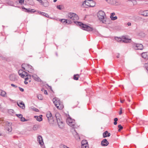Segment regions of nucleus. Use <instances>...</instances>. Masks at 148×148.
<instances>
[{
  "instance_id": "1",
  "label": "nucleus",
  "mask_w": 148,
  "mask_h": 148,
  "mask_svg": "<svg viewBox=\"0 0 148 148\" xmlns=\"http://www.w3.org/2000/svg\"><path fill=\"white\" fill-rule=\"evenodd\" d=\"M75 23H76L77 25H79L81 28L87 31H95V29H93L92 27L85 24L82 23L81 22L74 21Z\"/></svg>"
},
{
  "instance_id": "2",
  "label": "nucleus",
  "mask_w": 148,
  "mask_h": 148,
  "mask_svg": "<svg viewBox=\"0 0 148 148\" xmlns=\"http://www.w3.org/2000/svg\"><path fill=\"white\" fill-rule=\"evenodd\" d=\"M97 16L99 19L103 23L106 24V18H105V14L104 12L101 10L99 11L97 14Z\"/></svg>"
},
{
  "instance_id": "3",
  "label": "nucleus",
  "mask_w": 148,
  "mask_h": 148,
  "mask_svg": "<svg viewBox=\"0 0 148 148\" xmlns=\"http://www.w3.org/2000/svg\"><path fill=\"white\" fill-rule=\"evenodd\" d=\"M53 101L54 104L58 109L62 110L64 106L62 104L60 103V100L56 98H53Z\"/></svg>"
},
{
  "instance_id": "4",
  "label": "nucleus",
  "mask_w": 148,
  "mask_h": 148,
  "mask_svg": "<svg viewBox=\"0 0 148 148\" xmlns=\"http://www.w3.org/2000/svg\"><path fill=\"white\" fill-rule=\"evenodd\" d=\"M55 117L59 127L62 128L63 126V122L61 121V118L60 116V114L58 113H56L55 114Z\"/></svg>"
},
{
  "instance_id": "5",
  "label": "nucleus",
  "mask_w": 148,
  "mask_h": 148,
  "mask_svg": "<svg viewBox=\"0 0 148 148\" xmlns=\"http://www.w3.org/2000/svg\"><path fill=\"white\" fill-rule=\"evenodd\" d=\"M22 66L23 69L24 70H25V69H26V70L27 71L30 73H32L34 71L33 67L29 64L26 65L25 64H22Z\"/></svg>"
},
{
  "instance_id": "6",
  "label": "nucleus",
  "mask_w": 148,
  "mask_h": 148,
  "mask_svg": "<svg viewBox=\"0 0 148 148\" xmlns=\"http://www.w3.org/2000/svg\"><path fill=\"white\" fill-rule=\"evenodd\" d=\"M67 16L68 18H70L72 20H78L79 19V17L77 15L73 13H69Z\"/></svg>"
},
{
  "instance_id": "7",
  "label": "nucleus",
  "mask_w": 148,
  "mask_h": 148,
  "mask_svg": "<svg viewBox=\"0 0 148 148\" xmlns=\"http://www.w3.org/2000/svg\"><path fill=\"white\" fill-rule=\"evenodd\" d=\"M84 4L89 7H93L95 5V3L92 0H87L84 2L82 5H84Z\"/></svg>"
},
{
  "instance_id": "8",
  "label": "nucleus",
  "mask_w": 148,
  "mask_h": 148,
  "mask_svg": "<svg viewBox=\"0 0 148 148\" xmlns=\"http://www.w3.org/2000/svg\"><path fill=\"white\" fill-rule=\"evenodd\" d=\"M66 122L68 124L73 128H75L76 127L75 120L72 119L70 117L67 119Z\"/></svg>"
},
{
  "instance_id": "9",
  "label": "nucleus",
  "mask_w": 148,
  "mask_h": 148,
  "mask_svg": "<svg viewBox=\"0 0 148 148\" xmlns=\"http://www.w3.org/2000/svg\"><path fill=\"white\" fill-rule=\"evenodd\" d=\"M46 116L47 117L48 122L50 124H53L54 123V120L52 116V114L50 112H48Z\"/></svg>"
},
{
  "instance_id": "10",
  "label": "nucleus",
  "mask_w": 148,
  "mask_h": 148,
  "mask_svg": "<svg viewBox=\"0 0 148 148\" xmlns=\"http://www.w3.org/2000/svg\"><path fill=\"white\" fill-rule=\"evenodd\" d=\"M39 3L43 7L47 8L49 5V3L48 0H41Z\"/></svg>"
},
{
  "instance_id": "11",
  "label": "nucleus",
  "mask_w": 148,
  "mask_h": 148,
  "mask_svg": "<svg viewBox=\"0 0 148 148\" xmlns=\"http://www.w3.org/2000/svg\"><path fill=\"white\" fill-rule=\"evenodd\" d=\"M133 47L136 50H142L143 49V45L141 44L135 43L133 45Z\"/></svg>"
},
{
  "instance_id": "12",
  "label": "nucleus",
  "mask_w": 148,
  "mask_h": 148,
  "mask_svg": "<svg viewBox=\"0 0 148 148\" xmlns=\"http://www.w3.org/2000/svg\"><path fill=\"white\" fill-rule=\"evenodd\" d=\"M71 131L73 132V134L75 138L76 139H79L80 137L78 134L76 132L75 130L74 129V128L72 129Z\"/></svg>"
},
{
  "instance_id": "13",
  "label": "nucleus",
  "mask_w": 148,
  "mask_h": 148,
  "mask_svg": "<svg viewBox=\"0 0 148 148\" xmlns=\"http://www.w3.org/2000/svg\"><path fill=\"white\" fill-rule=\"evenodd\" d=\"M18 73L19 75L23 78H25V75H26V72L23 71L22 70H19Z\"/></svg>"
},
{
  "instance_id": "14",
  "label": "nucleus",
  "mask_w": 148,
  "mask_h": 148,
  "mask_svg": "<svg viewBox=\"0 0 148 148\" xmlns=\"http://www.w3.org/2000/svg\"><path fill=\"white\" fill-rule=\"evenodd\" d=\"M108 142L106 139H103L101 142V145L103 146H106L109 144Z\"/></svg>"
},
{
  "instance_id": "15",
  "label": "nucleus",
  "mask_w": 148,
  "mask_h": 148,
  "mask_svg": "<svg viewBox=\"0 0 148 148\" xmlns=\"http://www.w3.org/2000/svg\"><path fill=\"white\" fill-rule=\"evenodd\" d=\"M32 76L35 81L39 82L41 81V79L37 75L34 74L32 75Z\"/></svg>"
},
{
  "instance_id": "16",
  "label": "nucleus",
  "mask_w": 148,
  "mask_h": 148,
  "mask_svg": "<svg viewBox=\"0 0 148 148\" xmlns=\"http://www.w3.org/2000/svg\"><path fill=\"white\" fill-rule=\"evenodd\" d=\"M38 141V142L39 144L41 145H43L44 143L42 137L41 136H39L37 138Z\"/></svg>"
},
{
  "instance_id": "17",
  "label": "nucleus",
  "mask_w": 148,
  "mask_h": 148,
  "mask_svg": "<svg viewBox=\"0 0 148 148\" xmlns=\"http://www.w3.org/2000/svg\"><path fill=\"white\" fill-rule=\"evenodd\" d=\"M17 103L18 106L20 108H22L23 109L25 108V104L23 103L22 101H20L19 103L18 102H17Z\"/></svg>"
},
{
  "instance_id": "18",
  "label": "nucleus",
  "mask_w": 148,
  "mask_h": 148,
  "mask_svg": "<svg viewBox=\"0 0 148 148\" xmlns=\"http://www.w3.org/2000/svg\"><path fill=\"white\" fill-rule=\"evenodd\" d=\"M140 13L141 15L145 16H148V10L141 11L140 12Z\"/></svg>"
},
{
  "instance_id": "19",
  "label": "nucleus",
  "mask_w": 148,
  "mask_h": 148,
  "mask_svg": "<svg viewBox=\"0 0 148 148\" xmlns=\"http://www.w3.org/2000/svg\"><path fill=\"white\" fill-rule=\"evenodd\" d=\"M0 95L4 97H7L6 92L4 91L0 90Z\"/></svg>"
},
{
  "instance_id": "20",
  "label": "nucleus",
  "mask_w": 148,
  "mask_h": 148,
  "mask_svg": "<svg viewBox=\"0 0 148 148\" xmlns=\"http://www.w3.org/2000/svg\"><path fill=\"white\" fill-rule=\"evenodd\" d=\"M110 133H108L107 131H106L105 132L103 133V138L109 137L110 136Z\"/></svg>"
},
{
  "instance_id": "21",
  "label": "nucleus",
  "mask_w": 148,
  "mask_h": 148,
  "mask_svg": "<svg viewBox=\"0 0 148 148\" xmlns=\"http://www.w3.org/2000/svg\"><path fill=\"white\" fill-rule=\"evenodd\" d=\"M38 13L48 18L49 17V15L48 14L45 13V12H41L40 11H38Z\"/></svg>"
},
{
  "instance_id": "22",
  "label": "nucleus",
  "mask_w": 148,
  "mask_h": 148,
  "mask_svg": "<svg viewBox=\"0 0 148 148\" xmlns=\"http://www.w3.org/2000/svg\"><path fill=\"white\" fill-rule=\"evenodd\" d=\"M131 39L125 38L123 39L122 42L125 43L130 42H131Z\"/></svg>"
},
{
  "instance_id": "23",
  "label": "nucleus",
  "mask_w": 148,
  "mask_h": 148,
  "mask_svg": "<svg viewBox=\"0 0 148 148\" xmlns=\"http://www.w3.org/2000/svg\"><path fill=\"white\" fill-rule=\"evenodd\" d=\"M5 129L8 131V132H11L12 130V128L11 125L6 127L5 128Z\"/></svg>"
},
{
  "instance_id": "24",
  "label": "nucleus",
  "mask_w": 148,
  "mask_h": 148,
  "mask_svg": "<svg viewBox=\"0 0 148 148\" xmlns=\"http://www.w3.org/2000/svg\"><path fill=\"white\" fill-rule=\"evenodd\" d=\"M34 118H36L37 120V121H42V117L40 116H35Z\"/></svg>"
},
{
  "instance_id": "25",
  "label": "nucleus",
  "mask_w": 148,
  "mask_h": 148,
  "mask_svg": "<svg viewBox=\"0 0 148 148\" xmlns=\"http://www.w3.org/2000/svg\"><path fill=\"white\" fill-rule=\"evenodd\" d=\"M81 146H82L83 145H88L87 140H83L81 142Z\"/></svg>"
},
{
  "instance_id": "26",
  "label": "nucleus",
  "mask_w": 148,
  "mask_h": 148,
  "mask_svg": "<svg viewBox=\"0 0 148 148\" xmlns=\"http://www.w3.org/2000/svg\"><path fill=\"white\" fill-rule=\"evenodd\" d=\"M142 57L144 59H146L147 57V53L146 52L143 53L142 54Z\"/></svg>"
},
{
  "instance_id": "27",
  "label": "nucleus",
  "mask_w": 148,
  "mask_h": 148,
  "mask_svg": "<svg viewBox=\"0 0 148 148\" xmlns=\"http://www.w3.org/2000/svg\"><path fill=\"white\" fill-rule=\"evenodd\" d=\"M60 148H69V147H67L66 145H64L61 144L59 145Z\"/></svg>"
},
{
  "instance_id": "28",
  "label": "nucleus",
  "mask_w": 148,
  "mask_h": 148,
  "mask_svg": "<svg viewBox=\"0 0 148 148\" xmlns=\"http://www.w3.org/2000/svg\"><path fill=\"white\" fill-rule=\"evenodd\" d=\"M115 40L118 42H120L122 41L123 39H121V38H119L117 37H115Z\"/></svg>"
},
{
  "instance_id": "29",
  "label": "nucleus",
  "mask_w": 148,
  "mask_h": 148,
  "mask_svg": "<svg viewBox=\"0 0 148 148\" xmlns=\"http://www.w3.org/2000/svg\"><path fill=\"white\" fill-rule=\"evenodd\" d=\"M141 18L138 16H136L135 17V20L136 21H138L141 19Z\"/></svg>"
},
{
  "instance_id": "30",
  "label": "nucleus",
  "mask_w": 148,
  "mask_h": 148,
  "mask_svg": "<svg viewBox=\"0 0 148 148\" xmlns=\"http://www.w3.org/2000/svg\"><path fill=\"white\" fill-rule=\"evenodd\" d=\"M38 128V125H35L33 127V130H34L36 131L37 130Z\"/></svg>"
},
{
  "instance_id": "31",
  "label": "nucleus",
  "mask_w": 148,
  "mask_h": 148,
  "mask_svg": "<svg viewBox=\"0 0 148 148\" xmlns=\"http://www.w3.org/2000/svg\"><path fill=\"white\" fill-rule=\"evenodd\" d=\"M79 75L78 74L75 75L73 76V79L75 80H77L78 79Z\"/></svg>"
},
{
  "instance_id": "32",
  "label": "nucleus",
  "mask_w": 148,
  "mask_h": 148,
  "mask_svg": "<svg viewBox=\"0 0 148 148\" xmlns=\"http://www.w3.org/2000/svg\"><path fill=\"white\" fill-rule=\"evenodd\" d=\"M37 97L40 100H42L43 98V97L41 94L37 95Z\"/></svg>"
},
{
  "instance_id": "33",
  "label": "nucleus",
  "mask_w": 148,
  "mask_h": 148,
  "mask_svg": "<svg viewBox=\"0 0 148 148\" xmlns=\"http://www.w3.org/2000/svg\"><path fill=\"white\" fill-rule=\"evenodd\" d=\"M22 8L23 9H24L25 10V12H30V10L29 8L28 9H26L24 7H22Z\"/></svg>"
},
{
  "instance_id": "34",
  "label": "nucleus",
  "mask_w": 148,
  "mask_h": 148,
  "mask_svg": "<svg viewBox=\"0 0 148 148\" xmlns=\"http://www.w3.org/2000/svg\"><path fill=\"white\" fill-rule=\"evenodd\" d=\"M26 75H25V78L26 77H27V78H28V79H29V80L30 79H31V76L30 75H29L27 72L26 73Z\"/></svg>"
},
{
  "instance_id": "35",
  "label": "nucleus",
  "mask_w": 148,
  "mask_h": 148,
  "mask_svg": "<svg viewBox=\"0 0 148 148\" xmlns=\"http://www.w3.org/2000/svg\"><path fill=\"white\" fill-rule=\"evenodd\" d=\"M9 78L10 80L14 81V75H10L9 76Z\"/></svg>"
},
{
  "instance_id": "36",
  "label": "nucleus",
  "mask_w": 148,
  "mask_h": 148,
  "mask_svg": "<svg viewBox=\"0 0 148 148\" xmlns=\"http://www.w3.org/2000/svg\"><path fill=\"white\" fill-rule=\"evenodd\" d=\"M61 22L63 23H66V21H67V19H63L61 20Z\"/></svg>"
},
{
  "instance_id": "37",
  "label": "nucleus",
  "mask_w": 148,
  "mask_h": 148,
  "mask_svg": "<svg viewBox=\"0 0 148 148\" xmlns=\"http://www.w3.org/2000/svg\"><path fill=\"white\" fill-rule=\"evenodd\" d=\"M16 115L20 119L22 118V117H23V115L22 114H16Z\"/></svg>"
},
{
  "instance_id": "38",
  "label": "nucleus",
  "mask_w": 148,
  "mask_h": 148,
  "mask_svg": "<svg viewBox=\"0 0 148 148\" xmlns=\"http://www.w3.org/2000/svg\"><path fill=\"white\" fill-rule=\"evenodd\" d=\"M118 127L119 128L118 130L119 131L121 130H122L123 128V127L121 125H118Z\"/></svg>"
},
{
  "instance_id": "39",
  "label": "nucleus",
  "mask_w": 148,
  "mask_h": 148,
  "mask_svg": "<svg viewBox=\"0 0 148 148\" xmlns=\"http://www.w3.org/2000/svg\"><path fill=\"white\" fill-rule=\"evenodd\" d=\"M110 18H111L112 20H115L117 19V17L116 16H115L114 17L112 16V17H110Z\"/></svg>"
},
{
  "instance_id": "40",
  "label": "nucleus",
  "mask_w": 148,
  "mask_h": 148,
  "mask_svg": "<svg viewBox=\"0 0 148 148\" xmlns=\"http://www.w3.org/2000/svg\"><path fill=\"white\" fill-rule=\"evenodd\" d=\"M81 148H89V147L88 146V145H83L82 146H81Z\"/></svg>"
},
{
  "instance_id": "41",
  "label": "nucleus",
  "mask_w": 148,
  "mask_h": 148,
  "mask_svg": "<svg viewBox=\"0 0 148 148\" xmlns=\"http://www.w3.org/2000/svg\"><path fill=\"white\" fill-rule=\"evenodd\" d=\"M57 8L60 10H61L62 9L61 6L60 5H57Z\"/></svg>"
},
{
  "instance_id": "42",
  "label": "nucleus",
  "mask_w": 148,
  "mask_h": 148,
  "mask_svg": "<svg viewBox=\"0 0 148 148\" xmlns=\"http://www.w3.org/2000/svg\"><path fill=\"white\" fill-rule=\"evenodd\" d=\"M19 2L21 4H23L24 3V0H19Z\"/></svg>"
},
{
  "instance_id": "43",
  "label": "nucleus",
  "mask_w": 148,
  "mask_h": 148,
  "mask_svg": "<svg viewBox=\"0 0 148 148\" xmlns=\"http://www.w3.org/2000/svg\"><path fill=\"white\" fill-rule=\"evenodd\" d=\"M21 121H27V120L24 117H22V118L21 119Z\"/></svg>"
},
{
  "instance_id": "44",
  "label": "nucleus",
  "mask_w": 148,
  "mask_h": 148,
  "mask_svg": "<svg viewBox=\"0 0 148 148\" xmlns=\"http://www.w3.org/2000/svg\"><path fill=\"white\" fill-rule=\"evenodd\" d=\"M72 23L71 21L67 19V21H66V23L70 24Z\"/></svg>"
},
{
  "instance_id": "45",
  "label": "nucleus",
  "mask_w": 148,
  "mask_h": 148,
  "mask_svg": "<svg viewBox=\"0 0 148 148\" xmlns=\"http://www.w3.org/2000/svg\"><path fill=\"white\" fill-rule=\"evenodd\" d=\"M11 86H12L13 87H14V88H16L17 87V86L13 84H11Z\"/></svg>"
},
{
  "instance_id": "46",
  "label": "nucleus",
  "mask_w": 148,
  "mask_h": 148,
  "mask_svg": "<svg viewBox=\"0 0 148 148\" xmlns=\"http://www.w3.org/2000/svg\"><path fill=\"white\" fill-rule=\"evenodd\" d=\"M35 12H36V11L34 9H31V10H30V12L32 13H34Z\"/></svg>"
},
{
  "instance_id": "47",
  "label": "nucleus",
  "mask_w": 148,
  "mask_h": 148,
  "mask_svg": "<svg viewBox=\"0 0 148 148\" xmlns=\"http://www.w3.org/2000/svg\"><path fill=\"white\" fill-rule=\"evenodd\" d=\"M115 15V13H114L113 12V13H111V14L110 16V17L113 16L114 15Z\"/></svg>"
},
{
  "instance_id": "48",
  "label": "nucleus",
  "mask_w": 148,
  "mask_h": 148,
  "mask_svg": "<svg viewBox=\"0 0 148 148\" xmlns=\"http://www.w3.org/2000/svg\"><path fill=\"white\" fill-rule=\"evenodd\" d=\"M19 88L20 90L22 92H23L24 90L23 88H21L20 87H19Z\"/></svg>"
},
{
  "instance_id": "49",
  "label": "nucleus",
  "mask_w": 148,
  "mask_h": 148,
  "mask_svg": "<svg viewBox=\"0 0 148 148\" xmlns=\"http://www.w3.org/2000/svg\"><path fill=\"white\" fill-rule=\"evenodd\" d=\"M122 109L121 108H120V112H119V114L121 115L122 113Z\"/></svg>"
},
{
  "instance_id": "50",
  "label": "nucleus",
  "mask_w": 148,
  "mask_h": 148,
  "mask_svg": "<svg viewBox=\"0 0 148 148\" xmlns=\"http://www.w3.org/2000/svg\"><path fill=\"white\" fill-rule=\"evenodd\" d=\"M44 94H46V95H47L48 94L47 92V91L46 90H44Z\"/></svg>"
},
{
  "instance_id": "51",
  "label": "nucleus",
  "mask_w": 148,
  "mask_h": 148,
  "mask_svg": "<svg viewBox=\"0 0 148 148\" xmlns=\"http://www.w3.org/2000/svg\"><path fill=\"white\" fill-rule=\"evenodd\" d=\"M118 119L117 118H115L114 119V121H116V122H117V121H118Z\"/></svg>"
},
{
  "instance_id": "52",
  "label": "nucleus",
  "mask_w": 148,
  "mask_h": 148,
  "mask_svg": "<svg viewBox=\"0 0 148 148\" xmlns=\"http://www.w3.org/2000/svg\"><path fill=\"white\" fill-rule=\"evenodd\" d=\"M34 111L36 112H38L39 111V110L37 108H35Z\"/></svg>"
},
{
  "instance_id": "53",
  "label": "nucleus",
  "mask_w": 148,
  "mask_h": 148,
  "mask_svg": "<svg viewBox=\"0 0 148 148\" xmlns=\"http://www.w3.org/2000/svg\"><path fill=\"white\" fill-rule=\"evenodd\" d=\"M24 83L25 84H27L28 83V82L26 81H25L24 82Z\"/></svg>"
},
{
  "instance_id": "54",
  "label": "nucleus",
  "mask_w": 148,
  "mask_h": 148,
  "mask_svg": "<svg viewBox=\"0 0 148 148\" xmlns=\"http://www.w3.org/2000/svg\"><path fill=\"white\" fill-rule=\"evenodd\" d=\"M127 24L129 26H130L131 25V23L130 22H128Z\"/></svg>"
},
{
  "instance_id": "55",
  "label": "nucleus",
  "mask_w": 148,
  "mask_h": 148,
  "mask_svg": "<svg viewBox=\"0 0 148 148\" xmlns=\"http://www.w3.org/2000/svg\"><path fill=\"white\" fill-rule=\"evenodd\" d=\"M28 80H29V79H28V78H27V77L25 78V81H27Z\"/></svg>"
},
{
  "instance_id": "56",
  "label": "nucleus",
  "mask_w": 148,
  "mask_h": 148,
  "mask_svg": "<svg viewBox=\"0 0 148 148\" xmlns=\"http://www.w3.org/2000/svg\"><path fill=\"white\" fill-rule=\"evenodd\" d=\"M117 124V122H116V121H114V125H116Z\"/></svg>"
},
{
  "instance_id": "57",
  "label": "nucleus",
  "mask_w": 148,
  "mask_h": 148,
  "mask_svg": "<svg viewBox=\"0 0 148 148\" xmlns=\"http://www.w3.org/2000/svg\"><path fill=\"white\" fill-rule=\"evenodd\" d=\"M119 55H120V54L119 53H118V55L116 57L117 58H119V56H120Z\"/></svg>"
},
{
  "instance_id": "58",
  "label": "nucleus",
  "mask_w": 148,
  "mask_h": 148,
  "mask_svg": "<svg viewBox=\"0 0 148 148\" xmlns=\"http://www.w3.org/2000/svg\"><path fill=\"white\" fill-rule=\"evenodd\" d=\"M124 100H121L120 101H121V103H123V102H124Z\"/></svg>"
},
{
  "instance_id": "59",
  "label": "nucleus",
  "mask_w": 148,
  "mask_h": 148,
  "mask_svg": "<svg viewBox=\"0 0 148 148\" xmlns=\"http://www.w3.org/2000/svg\"><path fill=\"white\" fill-rule=\"evenodd\" d=\"M57 0H53V2H56Z\"/></svg>"
},
{
  "instance_id": "60",
  "label": "nucleus",
  "mask_w": 148,
  "mask_h": 148,
  "mask_svg": "<svg viewBox=\"0 0 148 148\" xmlns=\"http://www.w3.org/2000/svg\"><path fill=\"white\" fill-rule=\"evenodd\" d=\"M28 82H31V80L30 79H29V80H28Z\"/></svg>"
},
{
  "instance_id": "61",
  "label": "nucleus",
  "mask_w": 148,
  "mask_h": 148,
  "mask_svg": "<svg viewBox=\"0 0 148 148\" xmlns=\"http://www.w3.org/2000/svg\"><path fill=\"white\" fill-rule=\"evenodd\" d=\"M36 1H38V2H39V1H40L41 0H36Z\"/></svg>"
},
{
  "instance_id": "62",
  "label": "nucleus",
  "mask_w": 148,
  "mask_h": 148,
  "mask_svg": "<svg viewBox=\"0 0 148 148\" xmlns=\"http://www.w3.org/2000/svg\"><path fill=\"white\" fill-rule=\"evenodd\" d=\"M39 116H40V117H42V115H40Z\"/></svg>"
},
{
  "instance_id": "63",
  "label": "nucleus",
  "mask_w": 148,
  "mask_h": 148,
  "mask_svg": "<svg viewBox=\"0 0 148 148\" xmlns=\"http://www.w3.org/2000/svg\"><path fill=\"white\" fill-rule=\"evenodd\" d=\"M128 101L129 102H130V99H129L128 100Z\"/></svg>"
}]
</instances>
